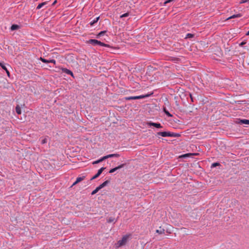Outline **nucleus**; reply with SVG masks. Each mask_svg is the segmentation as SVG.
<instances>
[{
  "instance_id": "nucleus-1",
  "label": "nucleus",
  "mask_w": 249,
  "mask_h": 249,
  "mask_svg": "<svg viewBox=\"0 0 249 249\" xmlns=\"http://www.w3.org/2000/svg\"><path fill=\"white\" fill-rule=\"evenodd\" d=\"M153 93H151L150 94H146L145 95H142L140 96H128L125 97V99L126 100H136V99H141L145 98L147 97H150Z\"/></svg>"
},
{
  "instance_id": "nucleus-2",
  "label": "nucleus",
  "mask_w": 249,
  "mask_h": 249,
  "mask_svg": "<svg viewBox=\"0 0 249 249\" xmlns=\"http://www.w3.org/2000/svg\"><path fill=\"white\" fill-rule=\"evenodd\" d=\"M88 43L93 45V46L99 45V46H104V47H108L109 46V45L108 44H105L103 42H101L100 41H99L98 40L94 39H89L88 41Z\"/></svg>"
},
{
  "instance_id": "nucleus-3",
  "label": "nucleus",
  "mask_w": 249,
  "mask_h": 249,
  "mask_svg": "<svg viewBox=\"0 0 249 249\" xmlns=\"http://www.w3.org/2000/svg\"><path fill=\"white\" fill-rule=\"evenodd\" d=\"M130 235H124L121 240H120L118 241L116 244V247L117 248L121 247L122 246L124 245L128 241V239Z\"/></svg>"
},
{
  "instance_id": "nucleus-4",
  "label": "nucleus",
  "mask_w": 249,
  "mask_h": 249,
  "mask_svg": "<svg viewBox=\"0 0 249 249\" xmlns=\"http://www.w3.org/2000/svg\"><path fill=\"white\" fill-rule=\"evenodd\" d=\"M157 136H160L163 137H176L177 136V134L174 133H172L170 132H159L156 134Z\"/></svg>"
},
{
  "instance_id": "nucleus-5",
  "label": "nucleus",
  "mask_w": 249,
  "mask_h": 249,
  "mask_svg": "<svg viewBox=\"0 0 249 249\" xmlns=\"http://www.w3.org/2000/svg\"><path fill=\"white\" fill-rule=\"evenodd\" d=\"M147 124L150 126H154L156 128H162V126L160 123H156L152 122H149L147 123Z\"/></svg>"
},
{
  "instance_id": "nucleus-6",
  "label": "nucleus",
  "mask_w": 249,
  "mask_h": 249,
  "mask_svg": "<svg viewBox=\"0 0 249 249\" xmlns=\"http://www.w3.org/2000/svg\"><path fill=\"white\" fill-rule=\"evenodd\" d=\"M40 60L42 62L45 63H53V64H56V61L54 59L47 60V59H45L44 58L40 57Z\"/></svg>"
},
{
  "instance_id": "nucleus-7",
  "label": "nucleus",
  "mask_w": 249,
  "mask_h": 249,
  "mask_svg": "<svg viewBox=\"0 0 249 249\" xmlns=\"http://www.w3.org/2000/svg\"><path fill=\"white\" fill-rule=\"evenodd\" d=\"M125 165V163L121 164V165L117 166L114 168L110 169L109 171V173H113L118 169H120L123 167H124Z\"/></svg>"
},
{
  "instance_id": "nucleus-8",
  "label": "nucleus",
  "mask_w": 249,
  "mask_h": 249,
  "mask_svg": "<svg viewBox=\"0 0 249 249\" xmlns=\"http://www.w3.org/2000/svg\"><path fill=\"white\" fill-rule=\"evenodd\" d=\"M62 71L63 72H64V73H66L67 74L70 75L72 77H74V75H73V72L67 69V68H62Z\"/></svg>"
},
{
  "instance_id": "nucleus-9",
  "label": "nucleus",
  "mask_w": 249,
  "mask_h": 249,
  "mask_svg": "<svg viewBox=\"0 0 249 249\" xmlns=\"http://www.w3.org/2000/svg\"><path fill=\"white\" fill-rule=\"evenodd\" d=\"M237 123L239 124H244L249 125V120L247 119H239Z\"/></svg>"
},
{
  "instance_id": "nucleus-10",
  "label": "nucleus",
  "mask_w": 249,
  "mask_h": 249,
  "mask_svg": "<svg viewBox=\"0 0 249 249\" xmlns=\"http://www.w3.org/2000/svg\"><path fill=\"white\" fill-rule=\"evenodd\" d=\"M119 156H120V155L118 154H109V155H107V156H104L103 159H104V160H106L109 158H113V157H117H117H119Z\"/></svg>"
},
{
  "instance_id": "nucleus-11",
  "label": "nucleus",
  "mask_w": 249,
  "mask_h": 249,
  "mask_svg": "<svg viewBox=\"0 0 249 249\" xmlns=\"http://www.w3.org/2000/svg\"><path fill=\"white\" fill-rule=\"evenodd\" d=\"M85 178V176L79 177L76 178V181L73 183L72 186L76 185L80 181L83 180Z\"/></svg>"
},
{
  "instance_id": "nucleus-12",
  "label": "nucleus",
  "mask_w": 249,
  "mask_h": 249,
  "mask_svg": "<svg viewBox=\"0 0 249 249\" xmlns=\"http://www.w3.org/2000/svg\"><path fill=\"white\" fill-rule=\"evenodd\" d=\"M242 16V15L240 13L237 14H234V15H233L232 16L230 17L229 18H227V20H229L230 19L237 18H240Z\"/></svg>"
},
{
  "instance_id": "nucleus-13",
  "label": "nucleus",
  "mask_w": 249,
  "mask_h": 249,
  "mask_svg": "<svg viewBox=\"0 0 249 249\" xmlns=\"http://www.w3.org/2000/svg\"><path fill=\"white\" fill-rule=\"evenodd\" d=\"M0 66H1V67L5 71L7 75L9 77L10 76V72L9 71H8V70L7 69L6 67H5V66L4 65V64L2 63H0Z\"/></svg>"
},
{
  "instance_id": "nucleus-14",
  "label": "nucleus",
  "mask_w": 249,
  "mask_h": 249,
  "mask_svg": "<svg viewBox=\"0 0 249 249\" xmlns=\"http://www.w3.org/2000/svg\"><path fill=\"white\" fill-rule=\"evenodd\" d=\"M99 18H100V17H98L96 18H95L94 19H93L92 21H91L89 23L90 25V26H93L95 23L97 22V21L99 19Z\"/></svg>"
},
{
  "instance_id": "nucleus-15",
  "label": "nucleus",
  "mask_w": 249,
  "mask_h": 249,
  "mask_svg": "<svg viewBox=\"0 0 249 249\" xmlns=\"http://www.w3.org/2000/svg\"><path fill=\"white\" fill-rule=\"evenodd\" d=\"M109 182V180H106L105 181V182H104L103 183H102L101 184H100L99 187H100V188L101 189L102 188H103V187H104L105 186H106L108 183Z\"/></svg>"
},
{
  "instance_id": "nucleus-16",
  "label": "nucleus",
  "mask_w": 249,
  "mask_h": 249,
  "mask_svg": "<svg viewBox=\"0 0 249 249\" xmlns=\"http://www.w3.org/2000/svg\"><path fill=\"white\" fill-rule=\"evenodd\" d=\"M47 1L42 2L38 5V6L36 7V9H39L41 8L43 6L47 4Z\"/></svg>"
},
{
  "instance_id": "nucleus-17",
  "label": "nucleus",
  "mask_w": 249,
  "mask_h": 249,
  "mask_svg": "<svg viewBox=\"0 0 249 249\" xmlns=\"http://www.w3.org/2000/svg\"><path fill=\"white\" fill-rule=\"evenodd\" d=\"M16 111L17 114H20L21 113V110L20 107L19 105H17L16 107Z\"/></svg>"
},
{
  "instance_id": "nucleus-18",
  "label": "nucleus",
  "mask_w": 249,
  "mask_h": 249,
  "mask_svg": "<svg viewBox=\"0 0 249 249\" xmlns=\"http://www.w3.org/2000/svg\"><path fill=\"white\" fill-rule=\"evenodd\" d=\"M19 28V26L16 24H13L11 27V30L12 31L17 30Z\"/></svg>"
},
{
  "instance_id": "nucleus-19",
  "label": "nucleus",
  "mask_w": 249,
  "mask_h": 249,
  "mask_svg": "<svg viewBox=\"0 0 249 249\" xmlns=\"http://www.w3.org/2000/svg\"><path fill=\"white\" fill-rule=\"evenodd\" d=\"M101 189L100 188V187L98 186L97 187L95 190H94L92 192H91V195H93L95 194H96Z\"/></svg>"
},
{
  "instance_id": "nucleus-20",
  "label": "nucleus",
  "mask_w": 249,
  "mask_h": 249,
  "mask_svg": "<svg viewBox=\"0 0 249 249\" xmlns=\"http://www.w3.org/2000/svg\"><path fill=\"white\" fill-rule=\"evenodd\" d=\"M107 32L106 31H103L100 32L98 35H97V37H99L100 36H104L105 33Z\"/></svg>"
},
{
  "instance_id": "nucleus-21",
  "label": "nucleus",
  "mask_w": 249,
  "mask_h": 249,
  "mask_svg": "<svg viewBox=\"0 0 249 249\" xmlns=\"http://www.w3.org/2000/svg\"><path fill=\"white\" fill-rule=\"evenodd\" d=\"M114 220H115V218L114 217H109L107 219V222L110 223H111L112 222H114Z\"/></svg>"
},
{
  "instance_id": "nucleus-22",
  "label": "nucleus",
  "mask_w": 249,
  "mask_h": 249,
  "mask_svg": "<svg viewBox=\"0 0 249 249\" xmlns=\"http://www.w3.org/2000/svg\"><path fill=\"white\" fill-rule=\"evenodd\" d=\"M195 35L190 33H188L186 35L185 38H192L194 37Z\"/></svg>"
},
{
  "instance_id": "nucleus-23",
  "label": "nucleus",
  "mask_w": 249,
  "mask_h": 249,
  "mask_svg": "<svg viewBox=\"0 0 249 249\" xmlns=\"http://www.w3.org/2000/svg\"><path fill=\"white\" fill-rule=\"evenodd\" d=\"M104 160H104V159H103V157H102L101 159H100L99 160L94 161L93 163L97 164V163H100V162L103 161Z\"/></svg>"
},
{
  "instance_id": "nucleus-24",
  "label": "nucleus",
  "mask_w": 249,
  "mask_h": 249,
  "mask_svg": "<svg viewBox=\"0 0 249 249\" xmlns=\"http://www.w3.org/2000/svg\"><path fill=\"white\" fill-rule=\"evenodd\" d=\"M164 113L166 114L167 116H168V117H172V115H171L168 111L166 110L165 108H164Z\"/></svg>"
},
{
  "instance_id": "nucleus-25",
  "label": "nucleus",
  "mask_w": 249,
  "mask_h": 249,
  "mask_svg": "<svg viewBox=\"0 0 249 249\" xmlns=\"http://www.w3.org/2000/svg\"><path fill=\"white\" fill-rule=\"evenodd\" d=\"M105 168L102 167L97 172V174H98L99 175H100L102 172L105 170Z\"/></svg>"
},
{
  "instance_id": "nucleus-26",
  "label": "nucleus",
  "mask_w": 249,
  "mask_h": 249,
  "mask_svg": "<svg viewBox=\"0 0 249 249\" xmlns=\"http://www.w3.org/2000/svg\"><path fill=\"white\" fill-rule=\"evenodd\" d=\"M156 232L160 234H163L164 233V229H162L161 230H157Z\"/></svg>"
},
{
  "instance_id": "nucleus-27",
  "label": "nucleus",
  "mask_w": 249,
  "mask_h": 249,
  "mask_svg": "<svg viewBox=\"0 0 249 249\" xmlns=\"http://www.w3.org/2000/svg\"><path fill=\"white\" fill-rule=\"evenodd\" d=\"M219 165H220V163H218V162H214V163H213L212 164L211 167L213 168V167H215L219 166Z\"/></svg>"
},
{
  "instance_id": "nucleus-28",
  "label": "nucleus",
  "mask_w": 249,
  "mask_h": 249,
  "mask_svg": "<svg viewBox=\"0 0 249 249\" xmlns=\"http://www.w3.org/2000/svg\"><path fill=\"white\" fill-rule=\"evenodd\" d=\"M47 141H48L47 138H44L43 139H42V140H41V143L42 144L46 143L47 142Z\"/></svg>"
},
{
  "instance_id": "nucleus-29",
  "label": "nucleus",
  "mask_w": 249,
  "mask_h": 249,
  "mask_svg": "<svg viewBox=\"0 0 249 249\" xmlns=\"http://www.w3.org/2000/svg\"><path fill=\"white\" fill-rule=\"evenodd\" d=\"M100 175H98V174L96 173L93 177H92L91 178V180H93V179H94L96 178H97Z\"/></svg>"
},
{
  "instance_id": "nucleus-30",
  "label": "nucleus",
  "mask_w": 249,
  "mask_h": 249,
  "mask_svg": "<svg viewBox=\"0 0 249 249\" xmlns=\"http://www.w3.org/2000/svg\"><path fill=\"white\" fill-rule=\"evenodd\" d=\"M129 13H126L125 14H123L121 16V18H124V17H127L129 16Z\"/></svg>"
},
{
  "instance_id": "nucleus-31",
  "label": "nucleus",
  "mask_w": 249,
  "mask_h": 249,
  "mask_svg": "<svg viewBox=\"0 0 249 249\" xmlns=\"http://www.w3.org/2000/svg\"><path fill=\"white\" fill-rule=\"evenodd\" d=\"M174 1V0H166L164 2V5H166L167 3H170L172 1Z\"/></svg>"
},
{
  "instance_id": "nucleus-32",
  "label": "nucleus",
  "mask_w": 249,
  "mask_h": 249,
  "mask_svg": "<svg viewBox=\"0 0 249 249\" xmlns=\"http://www.w3.org/2000/svg\"><path fill=\"white\" fill-rule=\"evenodd\" d=\"M246 2H248L247 0H241L239 2V3L240 4H242V3H246Z\"/></svg>"
},
{
  "instance_id": "nucleus-33",
  "label": "nucleus",
  "mask_w": 249,
  "mask_h": 249,
  "mask_svg": "<svg viewBox=\"0 0 249 249\" xmlns=\"http://www.w3.org/2000/svg\"><path fill=\"white\" fill-rule=\"evenodd\" d=\"M246 44V42H241V43L240 44V46H243V45H244V44Z\"/></svg>"
},
{
  "instance_id": "nucleus-34",
  "label": "nucleus",
  "mask_w": 249,
  "mask_h": 249,
  "mask_svg": "<svg viewBox=\"0 0 249 249\" xmlns=\"http://www.w3.org/2000/svg\"><path fill=\"white\" fill-rule=\"evenodd\" d=\"M56 2H57L56 0H54V2L53 3L52 5L53 6L54 5Z\"/></svg>"
},
{
  "instance_id": "nucleus-35",
  "label": "nucleus",
  "mask_w": 249,
  "mask_h": 249,
  "mask_svg": "<svg viewBox=\"0 0 249 249\" xmlns=\"http://www.w3.org/2000/svg\"><path fill=\"white\" fill-rule=\"evenodd\" d=\"M247 36H249V31L246 33Z\"/></svg>"
},
{
  "instance_id": "nucleus-36",
  "label": "nucleus",
  "mask_w": 249,
  "mask_h": 249,
  "mask_svg": "<svg viewBox=\"0 0 249 249\" xmlns=\"http://www.w3.org/2000/svg\"><path fill=\"white\" fill-rule=\"evenodd\" d=\"M187 154H185V155L184 156V157H186L187 156Z\"/></svg>"
},
{
  "instance_id": "nucleus-37",
  "label": "nucleus",
  "mask_w": 249,
  "mask_h": 249,
  "mask_svg": "<svg viewBox=\"0 0 249 249\" xmlns=\"http://www.w3.org/2000/svg\"><path fill=\"white\" fill-rule=\"evenodd\" d=\"M248 0V2H249V0Z\"/></svg>"
}]
</instances>
